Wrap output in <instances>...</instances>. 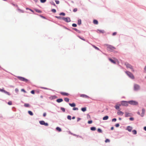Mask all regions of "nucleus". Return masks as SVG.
<instances>
[{
    "instance_id": "1",
    "label": "nucleus",
    "mask_w": 146,
    "mask_h": 146,
    "mask_svg": "<svg viewBox=\"0 0 146 146\" xmlns=\"http://www.w3.org/2000/svg\"><path fill=\"white\" fill-rule=\"evenodd\" d=\"M129 104V100H122L119 102H117L114 106L115 109H119L120 107L121 106L125 107L128 106Z\"/></svg>"
},
{
    "instance_id": "2",
    "label": "nucleus",
    "mask_w": 146,
    "mask_h": 146,
    "mask_svg": "<svg viewBox=\"0 0 146 146\" xmlns=\"http://www.w3.org/2000/svg\"><path fill=\"white\" fill-rule=\"evenodd\" d=\"M9 73H10L11 74L17 77L19 80L21 81L25 82L27 83H29L31 85L32 84V83L29 80L25 78L24 77L19 76H15L10 72H9Z\"/></svg>"
},
{
    "instance_id": "3",
    "label": "nucleus",
    "mask_w": 146,
    "mask_h": 146,
    "mask_svg": "<svg viewBox=\"0 0 146 146\" xmlns=\"http://www.w3.org/2000/svg\"><path fill=\"white\" fill-rule=\"evenodd\" d=\"M54 17L59 20H62L66 23H69L71 21L70 18L69 17H62L60 16H54Z\"/></svg>"
},
{
    "instance_id": "4",
    "label": "nucleus",
    "mask_w": 146,
    "mask_h": 146,
    "mask_svg": "<svg viewBox=\"0 0 146 146\" xmlns=\"http://www.w3.org/2000/svg\"><path fill=\"white\" fill-rule=\"evenodd\" d=\"M108 58L109 60L112 64H117L119 63V62L118 59L115 57L112 58L108 57Z\"/></svg>"
},
{
    "instance_id": "5",
    "label": "nucleus",
    "mask_w": 146,
    "mask_h": 146,
    "mask_svg": "<svg viewBox=\"0 0 146 146\" xmlns=\"http://www.w3.org/2000/svg\"><path fill=\"white\" fill-rule=\"evenodd\" d=\"M129 104L133 106H136L139 104L138 102L135 100H129Z\"/></svg>"
},
{
    "instance_id": "6",
    "label": "nucleus",
    "mask_w": 146,
    "mask_h": 146,
    "mask_svg": "<svg viewBox=\"0 0 146 146\" xmlns=\"http://www.w3.org/2000/svg\"><path fill=\"white\" fill-rule=\"evenodd\" d=\"M125 72L127 75L130 78L132 79H134L135 78V77L133 74L131 72L126 71H125Z\"/></svg>"
},
{
    "instance_id": "7",
    "label": "nucleus",
    "mask_w": 146,
    "mask_h": 146,
    "mask_svg": "<svg viewBox=\"0 0 146 146\" xmlns=\"http://www.w3.org/2000/svg\"><path fill=\"white\" fill-rule=\"evenodd\" d=\"M141 111L142 113L141 114L140 113V112L139 111H138L137 112V113L138 115H140L141 117H143L144 116L145 114V109L144 108H143L142 109Z\"/></svg>"
},
{
    "instance_id": "8",
    "label": "nucleus",
    "mask_w": 146,
    "mask_h": 146,
    "mask_svg": "<svg viewBox=\"0 0 146 146\" xmlns=\"http://www.w3.org/2000/svg\"><path fill=\"white\" fill-rule=\"evenodd\" d=\"M39 122L40 125H43L45 126H48L49 125V124L47 122H45L44 120H40L39 121Z\"/></svg>"
},
{
    "instance_id": "9",
    "label": "nucleus",
    "mask_w": 146,
    "mask_h": 146,
    "mask_svg": "<svg viewBox=\"0 0 146 146\" xmlns=\"http://www.w3.org/2000/svg\"><path fill=\"white\" fill-rule=\"evenodd\" d=\"M133 88L134 91H138L140 89V86L139 85L135 84L134 85Z\"/></svg>"
},
{
    "instance_id": "10",
    "label": "nucleus",
    "mask_w": 146,
    "mask_h": 146,
    "mask_svg": "<svg viewBox=\"0 0 146 146\" xmlns=\"http://www.w3.org/2000/svg\"><path fill=\"white\" fill-rule=\"evenodd\" d=\"M95 31H96L97 33H99L103 34L105 32V31L104 30L100 29H97L96 31L94 30H91V31L92 32Z\"/></svg>"
},
{
    "instance_id": "11",
    "label": "nucleus",
    "mask_w": 146,
    "mask_h": 146,
    "mask_svg": "<svg viewBox=\"0 0 146 146\" xmlns=\"http://www.w3.org/2000/svg\"><path fill=\"white\" fill-rule=\"evenodd\" d=\"M107 50L111 52H112L113 50V49L112 45L109 44H107Z\"/></svg>"
},
{
    "instance_id": "12",
    "label": "nucleus",
    "mask_w": 146,
    "mask_h": 146,
    "mask_svg": "<svg viewBox=\"0 0 146 146\" xmlns=\"http://www.w3.org/2000/svg\"><path fill=\"white\" fill-rule=\"evenodd\" d=\"M58 93H59L61 95L63 96H68L69 95H70V94L68 93H67V92H57Z\"/></svg>"
},
{
    "instance_id": "13",
    "label": "nucleus",
    "mask_w": 146,
    "mask_h": 146,
    "mask_svg": "<svg viewBox=\"0 0 146 146\" xmlns=\"http://www.w3.org/2000/svg\"><path fill=\"white\" fill-rule=\"evenodd\" d=\"M76 36L78 37L80 39H81V40L84 41H85L86 42H87L89 44H90V43L89 42L88 40L85 39L83 36H81L78 35H76Z\"/></svg>"
},
{
    "instance_id": "14",
    "label": "nucleus",
    "mask_w": 146,
    "mask_h": 146,
    "mask_svg": "<svg viewBox=\"0 0 146 146\" xmlns=\"http://www.w3.org/2000/svg\"><path fill=\"white\" fill-rule=\"evenodd\" d=\"M118 111L117 112V114L118 115H120L121 116H122L124 114V112H122V111H121V109L119 108V109L117 110Z\"/></svg>"
},
{
    "instance_id": "15",
    "label": "nucleus",
    "mask_w": 146,
    "mask_h": 146,
    "mask_svg": "<svg viewBox=\"0 0 146 146\" xmlns=\"http://www.w3.org/2000/svg\"><path fill=\"white\" fill-rule=\"evenodd\" d=\"M125 65L126 66V67L127 68H129L130 69L132 68L133 66L131 65V64L127 62L125 63Z\"/></svg>"
},
{
    "instance_id": "16",
    "label": "nucleus",
    "mask_w": 146,
    "mask_h": 146,
    "mask_svg": "<svg viewBox=\"0 0 146 146\" xmlns=\"http://www.w3.org/2000/svg\"><path fill=\"white\" fill-rule=\"evenodd\" d=\"M58 98V97L56 96V95H51L48 98L49 99L51 100H53L54 99H55Z\"/></svg>"
},
{
    "instance_id": "17",
    "label": "nucleus",
    "mask_w": 146,
    "mask_h": 146,
    "mask_svg": "<svg viewBox=\"0 0 146 146\" xmlns=\"http://www.w3.org/2000/svg\"><path fill=\"white\" fill-rule=\"evenodd\" d=\"M133 127H132L130 126H128L126 127L125 129L128 131L129 132H131Z\"/></svg>"
},
{
    "instance_id": "18",
    "label": "nucleus",
    "mask_w": 146,
    "mask_h": 146,
    "mask_svg": "<svg viewBox=\"0 0 146 146\" xmlns=\"http://www.w3.org/2000/svg\"><path fill=\"white\" fill-rule=\"evenodd\" d=\"M80 97H82L83 98H85L87 99L91 98L89 96L87 95L84 94H80Z\"/></svg>"
},
{
    "instance_id": "19",
    "label": "nucleus",
    "mask_w": 146,
    "mask_h": 146,
    "mask_svg": "<svg viewBox=\"0 0 146 146\" xmlns=\"http://www.w3.org/2000/svg\"><path fill=\"white\" fill-rule=\"evenodd\" d=\"M125 117H131L133 115V114L129 112H125Z\"/></svg>"
},
{
    "instance_id": "20",
    "label": "nucleus",
    "mask_w": 146,
    "mask_h": 146,
    "mask_svg": "<svg viewBox=\"0 0 146 146\" xmlns=\"http://www.w3.org/2000/svg\"><path fill=\"white\" fill-rule=\"evenodd\" d=\"M55 130L57 132H60L62 131V129L61 127L57 126L55 129Z\"/></svg>"
},
{
    "instance_id": "21",
    "label": "nucleus",
    "mask_w": 146,
    "mask_h": 146,
    "mask_svg": "<svg viewBox=\"0 0 146 146\" xmlns=\"http://www.w3.org/2000/svg\"><path fill=\"white\" fill-rule=\"evenodd\" d=\"M95 49L98 50V51H100L101 52H102V51L101 50L100 48L98 47H97V46H96L95 45H94V44H91L90 43V44Z\"/></svg>"
},
{
    "instance_id": "22",
    "label": "nucleus",
    "mask_w": 146,
    "mask_h": 146,
    "mask_svg": "<svg viewBox=\"0 0 146 146\" xmlns=\"http://www.w3.org/2000/svg\"><path fill=\"white\" fill-rule=\"evenodd\" d=\"M62 27L64 29H66L69 31H70L71 32H72V33H74V34H75V32H74V31L71 30V29H69V28H68L67 27H66V26H65L64 25Z\"/></svg>"
},
{
    "instance_id": "23",
    "label": "nucleus",
    "mask_w": 146,
    "mask_h": 146,
    "mask_svg": "<svg viewBox=\"0 0 146 146\" xmlns=\"http://www.w3.org/2000/svg\"><path fill=\"white\" fill-rule=\"evenodd\" d=\"M33 9L37 13H42V11L38 9L34 8Z\"/></svg>"
},
{
    "instance_id": "24",
    "label": "nucleus",
    "mask_w": 146,
    "mask_h": 146,
    "mask_svg": "<svg viewBox=\"0 0 146 146\" xmlns=\"http://www.w3.org/2000/svg\"><path fill=\"white\" fill-rule=\"evenodd\" d=\"M63 101V99L62 98H59L57 99L56 101L58 103H60Z\"/></svg>"
},
{
    "instance_id": "25",
    "label": "nucleus",
    "mask_w": 146,
    "mask_h": 146,
    "mask_svg": "<svg viewBox=\"0 0 146 146\" xmlns=\"http://www.w3.org/2000/svg\"><path fill=\"white\" fill-rule=\"evenodd\" d=\"M68 104L70 106L73 108L75 107L76 106V104L74 102H73L72 103H68Z\"/></svg>"
},
{
    "instance_id": "26",
    "label": "nucleus",
    "mask_w": 146,
    "mask_h": 146,
    "mask_svg": "<svg viewBox=\"0 0 146 146\" xmlns=\"http://www.w3.org/2000/svg\"><path fill=\"white\" fill-rule=\"evenodd\" d=\"M81 110L82 111L84 112L87 110V107L85 106L82 107L81 109Z\"/></svg>"
},
{
    "instance_id": "27",
    "label": "nucleus",
    "mask_w": 146,
    "mask_h": 146,
    "mask_svg": "<svg viewBox=\"0 0 146 146\" xmlns=\"http://www.w3.org/2000/svg\"><path fill=\"white\" fill-rule=\"evenodd\" d=\"M24 106L26 107L27 108H30L31 107V106L29 103H25L24 105Z\"/></svg>"
},
{
    "instance_id": "28",
    "label": "nucleus",
    "mask_w": 146,
    "mask_h": 146,
    "mask_svg": "<svg viewBox=\"0 0 146 146\" xmlns=\"http://www.w3.org/2000/svg\"><path fill=\"white\" fill-rule=\"evenodd\" d=\"M93 23L94 25H97L98 24V20L96 19H94L93 20Z\"/></svg>"
},
{
    "instance_id": "29",
    "label": "nucleus",
    "mask_w": 146,
    "mask_h": 146,
    "mask_svg": "<svg viewBox=\"0 0 146 146\" xmlns=\"http://www.w3.org/2000/svg\"><path fill=\"white\" fill-rule=\"evenodd\" d=\"M109 118V116L108 115H105L102 118V119L104 120H108Z\"/></svg>"
},
{
    "instance_id": "30",
    "label": "nucleus",
    "mask_w": 146,
    "mask_h": 146,
    "mask_svg": "<svg viewBox=\"0 0 146 146\" xmlns=\"http://www.w3.org/2000/svg\"><path fill=\"white\" fill-rule=\"evenodd\" d=\"M38 15H36L40 16V17H41V18H42L43 19H46L47 20H48V18H47L46 17L43 16L42 15L39 14L38 13Z\"/></svg>"
},
{
    "instance_id": "31",
    "label": "nucleus",
    "mask_w": 146,
    "mask_h": 146,
    "mask_svg": "<svg viewBox=\"0 0 146 146\" xmlns=\"http://www.w3.org/2000/svg\"><path fill=\"white\" fill-rule=\"evenodd\" d=\"M82 24V20H81L78 18L77 21V24L78 25L80 26Z\"/></svg>"
},
{
    "instance_id": "32",
    "label": "nucleus",
    "mask_w": 146,
    "mask_h": 146,
    "mask_svg": "<svg viewBox=\"0 0 146 146\" xmlns=\"http://www.w3.org/2000/svg\"><path fill=\"white\" fill-rule=\"evenodd\" d=\"M96 128L95 126H92L90 127V130L92 131H94L96 130Z\"/></svg>"
},
{
    "instance_id": "33",
    "label": "nucleus",
    "mask_w": 146,
    "mask_h": 146,
    "mask_svg": "<svg viewBox=\"0 0 146 146\" xmlns=\"http://www.w3.org/2000/svg\"><path fill=\"white\" fill-rule=\"evenodd\" d=\"M17 9L18 11L20 13H24L25 12L23 10L20 9L19 7L17 8Z\"/></svg>"
},
{
    "instance_id": "34",
    "label": "nucleus",
    "mask_w": 146,
    "mask_h": 146,
    "mask_svg": "<svg viewBox=\"0 0 146 146\" xmlns=\"http://www.w3.org/2000/svg\"><path fill=\"white\" fill-rule=\"evenodd\" d=\"M132 132L133 135H135L137 134V131L136 129H132Z\"/></svg>"
},
{
    "instance_id": "35",
    "label": "nucleus",
    "mask_w": 146,
    "mask_h": 146,
    "mask_svg": "<svg viewBox=\"0 0 146 146\" xmlns=\"http://www.w3.org/2000/svg\"><path fill=\"white\" fill-rule=\"evenodd\" d=\"M59 15L60 16H62L63 17H64L66 15V14L64 12H61L59 14Z\"/></svg>"
},
{
    "instance_id": "36",
    "label": "nucleus",
    "mask_w": 146,
    "mask_h": 146,
    "mask_svg": "<svg viewBox=\"0 0 146 146\" xmlns=\"http://www.w3.org/2000/svg\"><path fill=\"white\" fill-rule=\"evenodd\" d=\"M97 131L99 133H102L103 132L102 129L99 128L97 129Z\"/></svg>"
},
{
    "instance_id": "37",
    "label": "nucleus",
    "mask_w": 146,
    "mask_h": 146,
    "mask_svg": "<svg viewBox=\"0 0 146 146\" xmlns=\"http://www.w3.org/2000/svg\"><path fill=\"white\" fill-rule=\"evenodd\" d=\"M28 113L31 116H33V112L31 110H29L28 111Z\"/></svg>"
},
{
    "instance_id": "38",
    "label": "nucleus",
    "mask_w": 146,
    "mask_h": 146,
    "mask_svg": "<svg viewBox=\"0 0 146 146\" xmlns=\"http://www.w3.org/2000/svg\"><path fill=\"white\" fill-rule=\"evenodd\" d=\"M12 5L18 8V5L17 4H14L12 2H11L10 1L9 2Z\"/></svg>"
},
{
    "instance_id": "39",
    "label": "nucleus",
    "mask_w": 146,
    "mask_h": 146,
    "mask_svg": "<svg viewBox=\"0 0 146 146\" xmlns=\"http://www.w3.org/2000/svg\"><path fill=\"white\" fill-rule=\"evenodd\" d=\"M50 3L52 5H53L54 6L56 7L57 8V6L56 5L55 3L52 1H50Z\"/></svg>"
},
{
    "instance_id": "40",
    "label": "nucleus",
    "mask_w": 146,
    "mask_h": 146,
    "mask_svg": "<svg viewBox=\"0 0 146 146\" xmlns=\"http://www.w3.org/2000/svg\"><path fill=\"white\" fill-rule=\"evenodd\" d=\"M64 101L67 103H68L70 99L66 97L64 98Z\"/></svg>"
},
{
    "instance_id": "41",
    "label": "nucleus",
    "mask_w": 146,
    "mask_h": 146,
    "mask_svg": "<svg viewBox=\"0 0 146 146\" xmlns=\"http://www.w3.org/2000/svg\"><path fill=\"white\" fill-rule=\"evenodd\" d=\"M60 109L63 112H65L66 109L65 108L63 107H60Z\"/></svg>"
},
{
    "instance_id": "42",
    "label": "nucleus",
    "mask_w": 146,
    "mask_h": 146,
    "mask_svg": "<svg viewBox=\"0 0 146 146\" xmlns=\"http://www.w3.org/2000/svg\"><path fill=\"white\" fill-rule=\"evenodd\" d=\"M110 140L109 139L106 138L105 140V142L106 143H110Z\"/></svg>"
},
{
    "instance_id": "43",
    "label": "nucleus",
    "mask_w": 146,
    "mask_h": 146,
    "mask_svg": "<svg viewBox=\"0 0 146 146\" xmlns=\"http://www.w3.org/2000/svg\"><path fill=\"white\" fill-rule=\"evenodd\" d=\"M29 11H31L32 12L33 14L36 15H38V13H35L34 12V11L33 9H29Z\"/></svg>"
},
{
    "instance_id": "44",
    "label": "nucleus",
    "mask_w": 146,
    "mask_h": 146,
    "mask_svg": "<svg viewBox=\"0 0 146 146\" xmlns=\"http://www.w3.org/2000/svg\"><path fill=\"white\" fill-rule=\"evenodd\" d=\"M5 90L4 88H0V92L2 93H4Z\"/></svg>"
},
{
    "instance_id": "45",
    "label": "nucleus",
    "mask_w": 146,
    "mask_h": 146,
    "mask_svg": "<svg viewBox=\"0 0 146 146\" xmlns=\"http://www.w3.org/2000/svg\"><path fill=\"white\" fill-rule=\"evenodd\" d=\"M93 122V121L92 120L90 119L88 121L87 123L89 124H90L92 123Z\"/></svg>"
},
{
    "instance_id": "46",
    "label": "nucleus",
    "mask_w": 146,
    "mask_h": 146,
    "mask_svg": "<svg viewBox=\"0 0 146 146\" xmlns=\"http://www.w3.org/2000/svg\"><path fill=\"white\" fill-rule=\"evenodd\" d=\"M51 11L53 13H55L56 12V9H51Z\"/></svg>"
},
{
    "instance_id": "47",
    "label": "nucleus",
    "mask_w": 146,
    "mask_h": 146,
    "mask_svg": "<svg viewBox=\"0 0 146 146\" xmlns=\"http://www.w3.org/2000/svg\"><path fill=\"white\" fill-rule=\"evenodd\" d=\"M41 91V90H40L36 89L35 90V92L36 94H39L40 93V91Z\"/></svg>"
},
{
    "instance_id": "48",
    "label": "nucleus",
    "mask_w": 146,
    "mask_h": 146,
    "mask_svg": "<svg viewBox=\"0 0 146 146\" xmlns=\"http://www.w3.org/2000/svg\"><path fill=\"white\" fill-rule=\"evenodd\" d=\"M35 90H32L30 92L33 95L35 94Z\"/></svg>"
},
{
    "instance_id": "49",
    "label": "nucleus",
    "mask_w": 146,
    "mask_h": 146,
    "mask_svg": "<svg viewBox=\"0 0 146 146\" xmlns=\"http://www.w3.org/2000/svg\"><path fill=\"white\" fill-rule=\"evenodd\" d=\"M21 91L25 93H27V92L26 91L24 88H22L21 89Z\"/></svg>"
},
{
    "instance_id": "50",
    "label": "nucleus",
    "mask_w": 146,
    "mask_h": 146,
    "mask_svg": "<svg viewBox=\"0 0 146 146\" xmlns=\"http://www.w3.org/2000/svg\"><path fill=\"white\" fill-rule=\"evenodd\" d=\"M4 93L8 96H10L11 95V94L9 92L6 91V90L5 92Z\"/></svg>"
},
{
    "instance_id": "51",
    "label": "nucleus",
    "mask_w": 146,
    "mask_h": 146,
    "mask_svg": "<svg viewBox=\"0 0 146 146\" xmlns=\"http://www.w3.org/2000/svg\"><path fill=\"white\" fill-rule=\"evenodd\" d=\"M118 133H118L117 135V137H118L117 138H121L122 136H121V135H119V134H121L122 133V132H118Z\"/></svg>"
},
{
    "instance_id": "52",
    "label": "nucleus",
    "mask_w": 146,
    "mask_h": 146,
    "mask_svg": "<svg viewBox=\"0 0 146 146\" xmlns=\"http://www.w3.org/2000/svg\"><path fill=\"white\" fill-rule=\"evenodd\" d=\"M67 119L69 120H71L72 119V117L70 115H68L67 117Z\"/></svg>"
},
{
    "instance_id": "53",
    "label": "nucleus",
    "mask_w": 146,
    "mask_h": 146,
    "mask_svg": "<svg viewBox=\"0 0 146 146\" xmlns=\"http://www.w3.org/2000/svg\"><path fill=\"white\" fill-rule=\"evenodd\" d=\"M68 132L69 134L72 135H73V136H75V135H76V134H74V133H72L70 131H69Z\"/></svg>"
},
{
    "instance_id": "54",
    "label": "nucleus",
    "mask_w": 146,
    "mask_h": 146,
    "mask_svg": "<svg viewBox=\"0 0 146 146\" xmlns=\"http://www.w3.org/2000/svg\"><path fill=\"white\" fill-rule=\"evenodd\" d=\"M7 104L9 106L11 105L12 104V102L11 101L9 100L7 103Z\"/></svg>"
},
{
    "instance_id": "55",
    "label": "nucleus",
    "mask_w": 146,
    "mask_h": 146,
    "mask_svg": "<svg viewBox=\"0 0 146 146\" xmlns=\"http://www.w3.org/2000/svg\"><path fill=\"white\" fill-rule=\"evenodd\" d=\"M78 110V107H73L72 108V110L74 111H77Z\"/></svg>"
},
{
    "instance_id": "56",
    "label": "nucleus",
    "mask_w": 146,
    "mask_h": 146,
    "mask_svg": "<svg viewBox=\"0 0 146 146\" xmlns=\"http://www.w3.org/2000/svg\"><path fill=\"white\" fill-rule=\"evenodd\" d=\"M120 126L119 123H116L115 125V126L117 128L118 127Z\"/></svg>"
},
{
    "instance_id": "57",
    "label": "nucleus",
    "mask_w": 146,
    "mask_h": 146,
    "mask_svg": "<svg viewBox=\"0 0 146 146\" xmlns=\"http://www.w3.org/2000/svg\"><path fill=\"white\" fill-rule=\"evenodd\" d=\"M72 27H77V24H76V23H73L72 24Z\"/></svg>"
},
{
    "instance_id": "58",
    "label": "nucleus",
    "mask_w": 146,
    "mask_h": 146,
    "mask_svg": "<svg viewBox=\"0 0 146 146\" xmlns=\"http://www.w3.org/2000/svg\"><path fill=\"white\" fill-rule=\"evenodd\" d=\"M40 1V2L41 3H45L47 0H39Z\"/></svg>"
},
{
    "instance_id": "59",
    "label": "nucleus",
    "mask_w": 146,
    "mask_h": 146,
    "mask_svg": "<svg viewBox=\"0 0 146 146\" xmlns=\"http://www.w3.org/2000/svg\"><path fill=\"white\" fill-rule=\"evenodd\" d=\"M129 120L131 121H133L134 120V118L133 117H131L129 119Z\"/></svg>"
},
{
    "instance_id": "60",
    "label": "nucleus",
    "mask_w": 146,
    "mask_h": 146,
    "mask_svg": "<svg viewBox=\"0 0 146 146\" xmlns=\"http://www.w3.org/2000/svg\"><path fill=\"white\" fill-rule=\"evenodd\" d=\"M117 119L116 118H113L111 119V121L112 122H115L116 121Z\"/></svg>"
},
{
    "instance_id": "61",
    "label": "nucleus",
    "mask_w": 146,
    "mask_h": 146,
    "mask_svg": "<svg viewBox=\"0 0 146 146\" xmlns=\"http://www.w3.org/2000/svg\"><path fill=\"white\" fill-rule=\"evenodd\" d=\"M87 118L88 119L91 118L90 115L89 113L87 114Z\"/></svg>"
},
{
    "instance_id": "62",
    "label": "nucleus",
    "mask_w": 146,
    "mask_h": 146,
    "mask_svg": "<svg viewBox=\"0 0 146 146\" xmlns=\"http://www.w3.org/2000/svg\"><path fill=\"white\" fill-rule=\"evenodd\" d=\"M78 11V9L77 8H74L73 9V11L74 12H76Z\"/></svg>"
},
{
    "instance_id": "63",
    "label": "nucleus",
    "mask_w": 146,
    "mask_h": 146,
    "mask_svg": "<svg viewBox=\"0 0 146 146\" xmlns=\"http://www.w3.org/2000/svg\"><path fill=\"white\" fill-rule=\"evenodd\" d=\"M117 34V32H114L112 33V35L113 36H115Z\"/></svg>"
},
{
    "instance_id": "64",
    "label": "nucleus",
    "mask_w": 146,
    "mask_h": 146,
    "mask_svg": "<svg viewBox=\"0 0 146 146\" xmlns=\"http://www.w3.org/2000/svg\"><path fill=\"white\" fill-rule=\"evenodd\" d=\"M55 1L56 4H58L60 3V1L58 0H55Z\"/></svg>"
}]
</instances>
